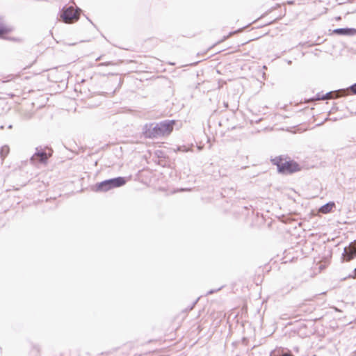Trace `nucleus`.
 <instances>
[{
  "label": "nucleus",
  "mask_w": 356,
  "mask_h": 356,
  "mask_svg": "<svg viewBox=\"0 0 356 356\" xmlns=\"http://www.w3.org/2000/svg\"><path fill=\"white\" fill-rule=\"evenodd\" d=\"M356 257V241L351 243L348 247L344 248L343 253V259L349 261Z\"/></svg>",
  "instance_id": "39448f33"
},
{
  "label": "nucleus",
  "mask_w": 356,
  "mask_h": 356,
  "mask_svg": "<svg viewBox=\"0 0 356 356\" xmlns=\"http://www.w3.org/2000/svg\"><path fill=\"white\" fill-rule=\"evenodd\" d=\"M351 90L353 92L356 93V83L351 87Z\"/></svg>",
  "instance_id": "9b49d317"
},
{
  "label": "nucleus",
  "mask_w": 356,
  "mask_h": 356,
  "mask_svg": "<svg viewBox=\"0 0 356 356\" xmlns=\"http://www.w3.org/2000/svg\"><path fill=\"white\" fill-rule=\"evenodd\" d=\"M354 278H356V269H355V275L353 277Z\"/></svg>",
  "instance_id": "f8f14e48"
},
{
  "label": "nucleus",
  "mask_w": 356,
  "mask_h": 356,
  "mask_svg": "<svg viewBox=\"0 0 356 356\" xmlns=\"http://www.w3.org/2000/svg\"><path fill=\"white\" fill-rule=\"evenodd\" d=\"M9 147L8 146H3L1 149V151H0V154H1V156L2 158H4L5 156H6L8 155V154L9 153Z\"/></svg>",
  "instance_id": "1a4fd4ad"
},
{
  "label": "nucleus",
  "mask_w": 356,
  "mask_h": 356,
  "mask_svg": "<svg viewBox=\"0 0 356 356\" xmlns=\"http://www.w3.org/2000/svg\"><path fill=\"white\" fill-rule=\"evenodd\" d=\"M173 121L148 124L145 127L144 134L148 138H158L168 135L173 129Z\"/></svg>",
  "instance_id": "f257e3e1"
},
{
  "label": "nucleus",
  "mask_w": 356,
  "mask_h": 356,
  "mask_svg": "<svg viewBox=\"0 0 356 356\" xmlns=\"http://www.w3.org/2000/svg\"><path fill=\"white\" fill-rule=\"evenodd\" d=\"M333 207H334V204L329 203V204H327L326 205L323 206L320 209V211L323 213H327L330 212L332 209Z\"/></svg>",
  "instance_id": "0eeeda50"
},
{
  "label": "nucleus",
  "mask_w": 356,
  "mask_h": 356,
  "mask_svg": "<svg viewBox=\"0 0 356 356\" xmlns=\"http://www.w3.org/2000/svg\"><path fill=\"white\" fill-rule=\"evenodd\" d=\"M126 183V180L122 177L106 180L96 186V190L99 191H107L114 187L123 186Z\"/></svg>",
  "instance_id": "7ed1b4c3"
},
{
  "label": "nucleus",
  "mask_w": 356,
  "mask_h": 356,
  "mask_svg": "<svg viewBox=\"0 0 356 356\" xmlns=\"http://www.w3.org/2000/svg\"><path fill=\"white\" fill-rule=\"evenodd\" d=\"M273 162L277 165L279 172L284 174L293 173L300 170L299 164L293 161L279 159L273 160Z\"/></svg>",
  "instance_id": "f03ea898"
},
{
  "label": "nucleus",
  "mask_w": 356,
  "mask_h": 356,
  "mask_svg": "<svg viewBox=\"0 0 356 356\" xmlns=\"http://www.w3.org/2000/svg\"><path fill=\"white\" fill-rule=\"evenodd\" d=\"M335 33L345 35H355L356 33V29H339L334 31Z\"/></svg>",
  "instance_id": "423d86ee"
},
{
  "label": "nucleus",
  "mask_w": 356,
  "mask_h": 356,
  "mask_svg": "<svg viewBox=\"0 0 356 356\" xmlns=\"http://www.w3.org/2000/svg\"><path fill=\"white\" fill-rule=\"evenodd\" d=\"M10 29L4 26L1 21L0 20V36L6 33H8Z\"/></svg>",
  "instance_id": "9d476101"
},
{
  "label": "nucleus",
  "mask_w": 356,
  "mask_h": 356,
  "mask_svg": "<svg viewBox=\"0 0 356 356\" xmlns=\"http://www.w3.org/2000/svg\"><path fill=\"white\" fill-rule=\"evenodd\" d=\"M79 11L71 6L63 10L61 17L65 23H72L79 19Z\"/></svg>",
  "instance_id": "20e7f679"
},
{
  "label": "nucleus",
  "mask_w": 356,
  "mask_h": 356,
  "mask_svg": "<svg viewBox=\"0 0 356 356\" xmlns=\"http://www.w3.org/2000/svg\"><path fill=\"white\" fill-rule=\"evenodd\" d=\"M36 157H39L40 161L44 162L47 159L48 156L44 152L36 153L33 156V159H35Z\"/></svg>",
  "instance_id": "6e6552de"
}]
</instances>
